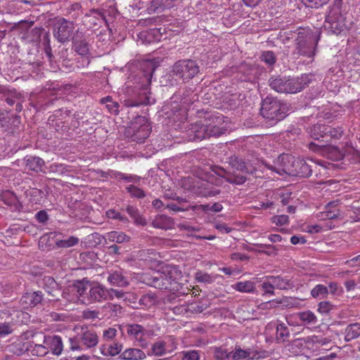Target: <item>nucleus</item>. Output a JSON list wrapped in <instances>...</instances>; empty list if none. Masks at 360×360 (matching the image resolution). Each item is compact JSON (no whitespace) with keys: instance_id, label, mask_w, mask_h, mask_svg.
Here are the masks:
<instances>
[{"instance_id":"obj_22","label":"nucleus","mask_w":360,"mask_h":360,"mask_svg":"<svg viewBox=\"0 0 360 360\" xmlns=\"http://www.w3.org/2000/svg\"><path fill=\"white\" fill-rule=\"evenodd\" d=\"M105 243H116L119 244L126 243L130 241V237L122 231H112L106 233L103 236Z\"/></svg>"},{"instance_id":"obj_56","label":"nucleus","mask_w":360,"mask_h":360,"mask_svg":"<svg viewBox=\"0 0 360 360\" xmlns=\"http://www.w3.org/2000/svg\"><path fill=\"white\" fill-rule=\"evenodd\" d=\"M329 293L334 297H340L343 294V288L336 282H330L328 283Z\"/></svg>"},{"instance_id":"obj_43","label":"nucleus","mask_w":360,"mask_h":360,"mask_svg":"<svg viewBox=\"0 0 360 360\" xmlns=\"http://www.w3.org/2000/svg\"><path fill=\"white\" fill-rule=\"evenodd\" d=\"M290 336V332L285 323H278L276 326V340L278 341H285Z\"/></svg>"},{"instance_id":"obj_18","label":"nucleus","mask_w":360,"mask_h":360,"mask_svg":"<svg viewBox=\"0 0 360 360\" xmlns=\"http://www.w3.org/2000/svg\"><path fill=\"white\" fill-rule=\"evenodd\" d=\"M231 360H250L257 359L259 356L257 351L248 348V349H243L240 347L236 346L235 349L231 352Z\"/></svg>"},{"instance_id":"obj_48","label":"nucleus","mask_w":360,"mask_h":360,"mask_svg":"<svg viewBox=\"0 0 360 360\" xmlns=\"http://www.w3.org/2000/svg\"><path fill=\"white\" fill-rule=\"evenodd\" d=\"M103 309L109 312L110 316H117L122 313V307L116 304L107 303L103 306Z\"/></svg>"},{"instance_id":"obj_38","label":"nucleus","mask_w":360,"mask_h":360,"mask_svg":"<svg viewBox=\"0 0 360 360\" xmlns=\"http://www.w3.org/2000/svg\"><path fill=\"white\" fill-rule=\"evenodd\" d=\"M233 288L241 292L250 293L255 290V284L251 281H240L234 284Z\"/></svg>"},{"instance_id":"obj_15","label":"nucleus","mask_w":360,"mask_h":360,"mask_svg":"<svg viewBox=\"0 0 360 360\" xmlns=\"http://www.w3.org/2000/svg\"><path fill=\"white\" fill-rule=\"evenodd\" d=\"M43 297L41 291L27 292L21 297L20 304L24 309L34 307L42 301Z\"/></svg>"},{"instance_id":"obj_39","label":"nucleus","mask_w":360,"mask_h":360,"mask_svg":"<svg viewBox=\"0 0 360 360\" xmlns=\"http://www.w3.org/2000/svg\"><path fill=\"white\" fill-rule=\"evenodd\" d=\"M150 351L151 354L155 356H162L169 354L162 340H158L153 342L151 345Z\"/></svg>"},{"instance_id":"obj_8","label":"nucleus","mask_w":360,"mask_h":360,"mask_svg":"<svg viewBox=\"0 0 360 360\" xmlns=\"http://www.w3.org/2000/svg\"><path fill=\"white\" fill-rule=\"evenodd\" d=\"M91 45L89 37L84 32L77 30L72 37V49L81 56L89 58Z\"/></svg>"},{"instance_id":"obj_31","label":"nucleus","mask_w":360,"mask_h":360,"mask_svg":"<svg viewBox=\"0 0 360 360\" xmlns=\"http://www.w3.org/2000/svg\"><path fill=\"white\" fill-rule=\"evenodd\" d=\"M297 316L303 326H314L318 323L316 316L310 310L299 312Z\"/></svg>"},{"instance_id":"obj_37","label":"nucleus","mask_w":360,"mask_h":360,"mask_svg":"<svg viewBox=\"0 0 360 360\" xmlns=\"http://www.w3.org/2000/svg\"><path fill=\"white\" fill-rule=\"evenodd\" d=\"M326 127L325 124H314L309 129V134L313 139L319 140L320 138L326 137Z\"/></svg>"},{"instance_id":"obj_47","label":"nucleus","mask_w":360,"mask_h":360,"mask_svg":"<svg viewBox=\"0 0 360 360\" xmlns=\"http://www.w3.org/2000/svg\"><path fill=\"white\" fill-rule=\"evenodd\" d=\"M181 360H200V351L191 349L179 352Z\"/></svg>"},{"instance_id":"obj_9","label":"nucleus","mask_w":360,"mask_h":360,"mask_svg":"<svg viewBox=\"0 0 360 360\" xmlns=\"http://www.w3.org/2000/svg\"><path fill=\"white\" fill-rule=\"evenodd\" d=\"M207 138L212 136H219L223 134L225 131V127L224 125L223 117L221 115H213L207 117L205 120Z\"/></svg>"},{"instance_id":"obj_41","label":"nucleus","mask_w":360,"mask_h":360,"mask_svg":"<svg viewBox=\"0 0 360 360\" xmlns=\"http://www.w3.org/2000/svg\"><path fill=\"white\" fill-rule=\"evenodd\" d=\"M276 302L286 308H297L300 305V300L292 297H284Z\"/></svg>"},{"instance_id":"obj_63","label":"nucleus","mask_w":360,"mask_h":360,"mask_svg":"<svg viewBox=\"0 0 360 360\" xmlns=\"http://www.w3.org/2000/svg\"><path fill=\"white\" fill-rule=\"evenodd\" d=\"M333 308V305L331 302L328 301H322L318 304L317 311L321 314H328Z\"/></svg>"},{"instance_id":"obj_27","label":"nucleus","mask_w":360,"mask_h":360,"mask_svg":"<svg viewBox=\"0 0 360 360\" xmlns=\"http://www.w3.org/2000/svg\"><path fill=\"white\" fill-rule=\"evenodd\" d=\"M179 0H152L150 6L148 8L149 13L161 12L165 8L173 7Z\"/></svg>"},{"instance_id":"obj_24","label":"nucleus","mask_w":360,"mask_h":360,"mask_svg":"<svg viewBox=\"0 0 360 360\" xmlns=\"http://www.w3.org/2000/svg\"><path fill=\"white\" fill-rule=\"evenodd\" d=\"M173 219L165 214L157 215L152 221V226L156 229H172L174 227Z\"/></svg>"},{"instance_id":"obj_42","label":"nucleus","mask_w":360,"mask_h":360,"mask_svg":"<svg viewBox=\"0 0 360 360\" xmlns=\"http://www.w3.org/2000/svg\"><path fill=\"white\" fill-rule=\"evenodd\" d=\"M338 204L339 201L335 200L331 201L326 205L325 210L327 213L328 219H334L340 217V211L335 208Z\"/></svg>"},{"instance_id":"obj_21","label":"nucleus","mask_w":360,"mask_h":360,"mask_svg":"<svg viewBox=\"0 0 360 360\" xmlns=\"http://www.w3.org/2000/svg\"><path fill=\"white\" fill-rule=\"evenodd\" d=\"M79 336L82 345L86 348H92L96 346L98 342V337L96 332L93 330H85Z\"/></svg>"},{"instance_id":"obj_36","label":"nucleus","mask_w":360,"mask_h":360,"mask_svg":"<svg viewBox=\"0 0 360 360\" xmlns=\"http://www.w3.org/2000/svg\"><path fill=\"white\" fill-rule=\"evenodd\" d=\"M311 295L313 298L323 300L329 294L328 288L323 284H317L311 290Z\"/></svg>"},{"instance_id":"obj_60","label":"nucleus","mask_w":360,"mask_h":360,"mask_svg":"<svg viewBox=\"0 0 360 360\" xmlns=\"http://www.w3.org/2000/svg\"><path fill=\"white\" fill-rule=\"evenodd\" d=\"M343 134V130L340 127L333 128L330 126H327L326 131V137L330 136L334 139H340Z\"/></svg>"},{"instance_id":"obj_52","label":"nucleus","mask_w":360,"mask_h":360,"mask_svg":"<svg viewBox=\"0 0 360 360\" xmlns=\"http://www.w3.org/2000/svg\"><path fill=\"white\" fill-rule=\"evenodd\" d=\"M261 288L264 291L263 295L273 296L275 295V288L271 283L269 276L265 277V281L262 283Z\"/></svg>"},{"instance_id":"obj_14","label":"nucleus","mask_w":360,"mask_h":360,"mask_svg":"<svg viewBox=\"0 0 360 360\" xmlns=\"http://www.w3.org/2000/svg\"><path fill=\"white\" fill-rule=\"evenodd\" d=\"M126 333L130 338L139 342V345L141 347H147V343L144 340L146 330L142 326L139 324H129L126 326Z\"/></svg>"},{"instance_id":"obj_49","label":"nucleus","mask_w":360,"mask_h":360,"mask_svg":"<svg viewBox=\"0 0 360 360\" xmlns=\"http://www.w3.org/2000/svg\"><path fill=\"white\" fill-rule=\"evenodd\" d=\"M127 193H129L131 198L142 199L146 196L145 192L140 188L134 185H129L126 187Z\"/></svg>"},{"instance_id":"obj_51","label":"nucleus","mask_w":360,"mask_h":360,"mask_svg":"<svg viewBox=\"0 0 360 360\" xmlns=\"http://www.w3.org/2000/svg\"><path fill=\"white\" fill-rule=\"evenodd\" d=\"M114 176L117 179L124 180L126 182L138 183L141 180V177L134 174H127L120 172H115Z\"/></svg>"},{"instance_id":"obj_58","label":"nucleus","mask_w":360,"mask_h":360,"mask_svg":"<svg viewBox=\"0 0 360 360\" xmlns=\"http://www.w3.org/2000/svg\"><path fill=\"white\" fill-rule=\"evenodd\" d=\"M261 60L269 65H273L276 61V58L273 51H266L262 53Z\"/></svg>"},{"instance_id":"obj_3","label":"nucleus","mask_w":360,"mask_h":360,"mask_svg":"<svg viewBox=\"0 0 360 360\" xmlns=\"http://www.w3.org/2000/svg\"><path fill=\"white\" fill-rule=\"evenodd\" d=\"M312 79V75L304 74L300 77H271L269 80L272 89L284 94H296L304 89Z\"/></svg>"},{"instance_id":"obj_29","label":"nucleus","mask_w":360,"mask_h":360,"mask_svg":"<svg viewBox=\"0 0 360 360\" xmlns=\"http://www.w3.org/2000/svg\"><path fill=\"white\" fill-rule=\"evenodd\" d=\"M23 161L27 169L36 172L41 171V167L44 164V162L41 158L32 155L25 157Z\"/></svg>"},{"instance_id":"obj_23","label":"nucleus","mask_w":360,"mask_h":360,"mask_svg":"<svg viewBox=\"0 0 360 360\" xmlns=\"http://www.w3.org/2000/svg\"><path fill=\"white\" fill-rule=\"evenodd\" d=\"M120 358L124 360H143L146 358V354L141 349L128 348L120 354Z\"/></svg>"},{"instance_id":"obj_30","label":"nucleus","mask_w":360,"mask_h":360,"mask_svg":"<svg viewBox=\"0 0 360 360\" xmlns=\"http://www.w3.org/2000/svg\"><path fill=\"white\" fill-rule=\"evenodd\" d=\"M42 287L44 290L52 297H56L59 291L58 285L53 278L45 276L42 280Z\"/></svg>"},{"instance_id":"obj_1","label":"nucleus","mask_w":360,"mask_h":360,"mask_svg":"<svg viewBox=\"0 0 360 360\" xmlns=\"http://www.w3.org/2000/svg\"><path fill=\"white\" fill-rule=\"evenodd\" d=\"M181 271L174 266L167 265L162 267L160 271L154 272L146 277V283L155 288L169 291H178L180 289L179 279Z\"/></svg>"},{"instance_id":"obj_57","label":"nucleus","mask_w":360,"mask_h":360,"mask_svg":"<svg viewBox=\"0 0 360 360\" xmlns=\"http://www.w3.org/2000/svg\"><path fill=\"white\" fill-rule=\"evenodd\" d=\"M214 354L215 359L217 360L231 359V353H228L225 348L216 347Z\"/></svg>"},{"instance_id":"obj_4","label":"nucleus","mask_w":360,"mask_h":360,"mask_svg":"<svg viewBox=\"0 0 360 360\" xmlns=\"http://www.w3.org/2000/svg\"><path fill=\"white\" fill-rule=\"evenodd\" d=\"M200 73V67L197 62L185 59L176 61L172 68V71L167 76V80L171 85L175 84L177 79L183 82H188Z\"/></svg>"},{"instance_id":"obj_40","label":"nucleus","mask_w":360,"mask_h":360,"mask_svg":"<svg viewBox=\"0 0 360 360\" xmlns=\"http://www.w3.org/2000/svg\"><path fill=\"white\" fill-rule=\"evenodd\" d=\"M158 302V297L155 294L148 292L143 295L139 300L140 305L146 308H150Z\"/></svg>"},{"instance_id":"obj_62","label":"nucleus","mask_w":360,"mask_h":360,"mask_svg":"<svg viewBox=\"0 0 360 360\" xmlns=\"http://www.w3.org/2000/svg\"><path fill=\"white\" fill-rule=\"evenodd\" d=\"M278 199L281 200V202L285 205L288 204L292 200V192L289 190H283L278 193Z\"/></svg>"},{"instance_id":"obj_16","label":"nucleus","mask_w":360,"mask_h":360,"mask_svg":"<svg viewBox=\"0 0 360 360\" xmlns=\"http://www.w3.org/2000/svg\"><path fill=\"white\" fill-rule=\"evenodd\" d=\"M44 344L54 355H60L63 349V344L61 337L58 335H48L44 338Z\"/></svg>"},{"instance_id":"obj_20","label":"nucleus","mask_w":360,"mask_h":360,"mask_svg":"<svg viewBox=\"0 0 360 360\" xmlns=\"http://www.w3.org/2000/svg\"><path fill=\"white\" fill-rule=\"evenodd\" d=\"M110 284L118 287H126L129 285L128 279L123 275L122 270L110 271L107 278Z\"/></svg>"},{"instance_id":"obj_34","label":"nucleus","mask_w":360,"mask_h":360,"mask_svg":"<svg viewBox=\"0 0 360 360\" xmlns=\"http://www.w3.org/2000/svg\"><path fill=\"white\" fill-rule=\"evenodd\" d=\"M345 340L349 342L357 338L360 335V323L349 324L345 330Z\"/></svg>"},{"instance_id":"obj_19","label":"nucleus","mask_w":360,"mask_h":360,"mask_svg":"<svg viewBox=\"0 0 360 360\" xmlns=\"http://www.w3.org/2000/svg\"><path fill=\"white\" fill-rule=\"evenodd\" d=\"M214 174L224 178L226 181L233 184H243L246 181L245 176L240 174H231L230 172H226L222 167H215L213 169Z\"/></svg>"},{"instance_id":"obj_35","label":"nucleus","mask_w":360,"mask_h":360,"mask_svg":"<svg viewBox=\"0 0 360 360\" xmlns=\"http://www.w3.org/2000/svg\"><path fill=\"white\" fill-rule=\"evenodd\" d=\"M229 165L233 170L245 173H252V170L249 169L245 162L238 157L230 158Z\"/></svg>"},{"instance_id":"obj_54","label":"nucleus","mask_w":360,"mask_h":360,"mask_svg":"<svg viewBox=\"0 0 360 360\" xmlns=\"http://www.w3.org/2000/svg\"><path fill=\"white\" fill-rule=\"evenodd\" d=\"M69 171L67 166L60 163H53L49 167L50 173L57 174L58 175H64Z\"/></svg>"},{"instance_id":"obj_7","label":"nucleus","mask_w":360,"mask_h":360,"mask_svg":"<svg viewBox=\"0 0 360 360\" xmlns=\"http://www.w3.org/2000/svg\"><path fill=\"white\" fill-rule=\"evenodd\" d=\"M75 29L74 23L65 18L57 20L53 26V36L60 43L64 44L69 39Z\"/></svg>"},{"instance_id":"obj_26","label":"nucleus","mask_w":360,"mask_h":360,"mask_svg":"<svg viewBox=\"0 0 360 360\" xmlns=\"http://www.w3.org/2000/svg\"><path fill=\"white\" fill-rule=\"evenodd\" d=\"M124 105L126 107H137L141 105H150L153 103L148 94L144 91L143 94H139L136 99L127 98L123 101Z\"/></svg>"},{"instance_id":"obj_61","label":"nucleus","mask_w":360,"mask_h":360,"mask_svg":"<svg viewBox=\"0 0 360 360\" xmlns=\"http://www.w3.org/2000/svg\"><path fill=\"white\" fill-rule=\"evenodd\" d=\"M271 222L276 226H283L289 223V217L285 214L274 216L271 217Z\"/></svg>"},{"instance_id":"obj_28","label":"nucleus","mask_w":360,"mask_h":360,"mask_svg":"<svg viewBox=\"0 0 360 360\" xmlns=\"http://www.w3.org/2000/svg\"><path fill=\"white\" fill-rule=\"evenodd\" d=\"M304 342L308 349L315 350L319 347L326 345L329 343L330 340L322 336L312 335L307 337Z\"/></svg>"},{"instance_id":"obj_53","label":"nucleus","mask_w":360,"mask_h":360,"mask_svg":"<svg viewBox=\"0 0 360 360\" xmlns=\"http://www.w3.org/2000/svg\"><path fill=\"white\" fill-rule=\"evenodd\" d=\"M165 343L167 352L169 353L172 352L177 348V342L174 336H166L162 339Z\"/></svg>"},{"instance_id":"obj_44","label":"nucleus","mask_w":360,"mask_h":360,"mask_svg":"<svg viewBox=\"0 0 360 360\" xmlns=\"http://www.w3.org/2000/svg\"><path fill=\"white\" fill-rule=\"evenodd\" d=\"M189 208H191L192 210L198 211V210H202V211H208L211 210L215 212H220L223 207L222 205L219 202L214 203L211 207L209 205H193L190 206Z\"/></svg>"},{"instance_id":"obj_32","label":"nucleus","mask_w":360,"mask_h":360,"mask_svg":"<svg viewBox=\"0 0 360 360\" xmlns=\"http://www.w3.org/2000/svg\"><path fill=\"white\" fill-rule=\"evenodd\" d=\"M123 348L122 344L115 342L110 344L108 346L102 345L100 348L101 352L104 356H116L117 354H120L122 352V349Z\"/></svg>"},{"instance_id":"obj_5","label":"nucleus","mask_w":360,"mask_h":360,"mask_svg":"<svg viewBox=\"0 0 360 360\" xmlns=\"http://www.w3.org/2000/svg\"><path fill=\"white\" fill-rule=\"evenodd\" d=\"M286 103L273 97H266L262 101L261 115L264 118L276 123L284 119L287 115Z\"/></svg>"},{"instance_id":"obj_25","label":"nucleus","mask_w":360,"mask_h":360,"mask_svg":"<svg viewBox=\"0 0 360 360\" xmlns=\"http://www.w3.org/2000/svg\"><path fill=\"white\" fill-rule=\"evenodd\" d=\"M271 283L275 289L278 290H288L293 288V283L287 276L283 277L281 276H269Z\"/></svg>"},{"instance_id":"obj_13","label":"nucleus","mask_w":360,"mask_h":360,"mask_svg":"<svg viewBox=\"0 0 360 360\" xmlns=\"http://www.w3.org/2000/svg\"><path fill=\"white\" fill-rule=\"evenodd\" d=\"M205 121L200 120L191 124L187 130L188 137L190 141H201L207 139Z\"/></svg>"},{"instance_id":"obj_12","label":"nucleus","mask_w":360,"mask_h":360,"mask_svg":"<svg viewBox=\"0 0 360 360\" xmlns=\"http://www.w3.org/2000/svg\"><path fill=\"white\" fill-rule=\"evenodd\" d=\"M345 25L338 11H333L326 17L324 27L333 34H338L344 30Z\"/></svg>"},{"instance_id":"obj_10","label":"nucleus","mask_w":360,"mask_h":360,"mask_svg":"<svg viewBox=\"0 0 360 360\" xmlns=\"http://www.w3.org/2000/svg\"><path fill=\"white\" fill-rule=\"evenodd\" d=\"M309 148L314 152L335 161L342 160L344 157V154L338 147L331 145L317 146L311 143L309 145Z\"/></svg>"},{"instance_id":"obj_64","label":"nucleus","mask_w":360,"mask_h":360,"mask_svg":"<svg viewBox=\"0 0 360 360\" xmlns=\"http://www.w3.org/2000/svg\"><path fill=\"white\" fill-rule=\"evenodd\" d=\"M32 352L34 355H37L38 356H44L49 353V350L46 347V345L44 344L35 345L32 350Z\"/></svg>"},{"instance_id":"obj_45","label":"nucleus","mask_w":360,"mask_h":360,"mask_svg":"<svg viewBox=\"0 0 360 360\" xmlns=\"http://www.w3.org/2000/svg\"><path fill=\"white\" fill-rule=\"evenodd\" d=\"M79 243V238L75 236H70L68 238L58 240L56 245L58 248H68L75 246Z\"/></svg>"},{"instance_id":"obj_46","label":"nucleus","mask_w":360,"mask_h":360,"mask_svg":"<svg viewBox=\"0 0 360 360\" xmlns=\"http://www.w3.org/2000/svg\"><path fill=\"white\" fill-rule=\"evenodd\" d=\"M131 296H133V295L129 292H125L122 290H118L113 288L108 289V297L111 300L116 297L117 299L127 300H130Z\"/></svg>"},{"instance_id":"obj_50","label":"nucleus","mask_w":360,"mask_h":360,"mask_svg":"<svg viewBox=\"0 0 360 360\" xmlns=\"http://www.w3.org/2000/svg\"><path fill=\"white\" fill-rule=\"evenodd\" d=\"M195 278L199 283H212L214 281L215 278L210 274L202 271H197L195 274Z\"/></svg>"},{"instance_id":"obj_17","label":"nucleus","mask_w":360,"mask_h":360,"mask_svg":"<svg viewBox=\"0 0 360 360\" xmlns=\"http://www.w3.org/2000/svg\"><path fill=\"white\" fill-rule=\"evenodd\" d=\"M108 297V289L101 285H94L90 288L88 293L89 302H100L107 300Z\"/></svg>"},{"instance_id":"obj_2","label":"nucleus","mask_w":360,"mask_h":360,"mask_svg":"<svg viewBox=\"0 0 360 360\" xmlns=\"http://www.w3.org/2000/svg\"><path fill=\"white\" fill-rule=\"evenodd\" d=\"M278 162L282 165L281 168L276 169L271 166L269 168L279 174L283 173L292 176H297L303 178L309 177L311 175L312 165H309L306 160L300 158L283 154L278 157Z\"/></svg>"},{"instance_id":"obj_59","label":"nucleus","mask_w":360,"mask_h":360,"mask_svg":"<svg viewBox=\"0 0 360 360\" xmlns=\"http://www.w3.org/2000/svg\"><path fill=\"white\" fill-rule=\"evenodd\" d=\"M68 11L69 15H70L73 19H77L82 13V6L79 3L72 4L68 8Z\"/></svg>"},{"instance_id":"obj_6","label":"nucleus","mask_w":360,"mask_h":360,"mask_svg":"<svg viewBox=\"0 0 360 360\" xmlns=\"http://www.w3.org/2000/svg\"><path fill=\"white\" fill-rule=\"evenodd\" d=\"M151 127L144 117H140L138 122L128 129L127 133L130 135L133 141L143 143L149 136Z\"/></svg>"},{"instance_id":"obj_33","label":"nucleus","mask_w":360,"mask_h":360,"mask_svg":"<svg viewBox=\"0 0 360 360\" xmlns=\"http://www.w3.org/2000/svg\"><path fill=\"white\" fill-rule=\"evenodd\" d=\"M142 67L143 68V77H144V84L143 86L146 90L148 86L150 84V79L153 75V73L155 71V66L153 62L151 61H146L143 63Z\"/></svg>"},{"instance_id":"obj_11","label":"nucleus","mask_w":360,"mask_h":360,"mask_svg":"<svg viewBox=\"0 0 360 360\" xmlns=\"http://www.w3.org/2000/svg\"><path fill=\"white\" fill-rule=\"evenodd\" d=\"M296 41V50L300 55L307 58H313L315 56L317 42H315L312 37L299 36Z\"/></svg>"},{"instance_id":"obj_55","label":"nucleus","mask_w":360,"mask_h":360,"mask_svg":"<svg viewBox=\"0 0 360 360\" xmlns=\"http://www.w3.org/2000/svg\"><path fill=\"white\" fill-rule=\"evenodd\" d=\"M88 286L82 282L78 281L71 287V291L78 297H82L86 292Z\"/></svg>"}]
</instances>
